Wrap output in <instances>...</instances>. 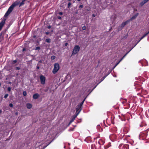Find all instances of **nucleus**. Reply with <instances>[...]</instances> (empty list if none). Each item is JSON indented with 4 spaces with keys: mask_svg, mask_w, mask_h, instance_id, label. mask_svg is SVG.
<instances>
[{
    "mask_svg": "<svg viewBox=\"0 0 149 149\" xmlns=\"http://www.w3.org/2000/svg\"><path fill=\"white\" fill-rule=\"evenodd\" d=\"M149 130V129H147L145 131H143L141 132L139 134V138L140 139L144 140L146 139L148 135V133Z\"/></svg>",
    "mask_w": 149,
    "mask_h": 149,
    "instance_id": "1",
    "label": "nucleus"
},
{
    "mask_svg": "<svg viewBox=\"0 0 149 149\" xmlns=\"http://www.w3.org/2000/svg\"><path fill=\"white\" fill-rule=\"evenodd\" d=\"M60 68L59 64L58 63H56L54 64V68L52 70V72L53 74H55L59 70Z\"/></svg>",
    "mask_w": 149,
    "mask_h": 149,
    "instance_id": "2",
    "label": "nucleus"
},
{
    "mask_svg": "<svg viewBox=\"0 0 149 149\" xmlns=\"http://www.w3.org/2000/svg\"><path fill=\"white\" fill-rule=\"evenodd\" d=\"M14 7L12 4L8 8V10L4 15V17H6L8 16L13 10Z\"/></svg>",
    "mask_w": 149,
    "mask_h": 149,
    "instance_id": "3",
    "label": "nucleus"
},
{
    "mask_svg": "<svg viewBox=\"0 0 149 149\" xmlns=\"http://www.w3.org/2000/svg\"><path fill=\"white\" fill-rule=\"evenodd\" d=\"M80 49L79 45H76L74 48L72 55H74L78 53Z\"/></svg>",
    "mask_w": 149,
    "mask_h": 149,
    "instance_id": "4",
    "label": "nucleus"
},
{
    "mask_svg": "<svg viewBox=\"0 0 149 149\" xmlns=\"http://www.w3.org/2000/svg\"><path fill=\"white\" fill-rule=\"evenodd\" d=\"M118 148L120 149H128L129 145L128 144H120L119 145Z\"/></svg>",
    "mask_w": 149,
    "mask_h": 149,
    "instance_id": "5",
    "label": "nucleus"
},
{
    "mask_svg": "<svg viewBox=\"0 0 149 149\" xmlns=\"http://www.w3.org/2000/svg\"><path fill=\"white\" fill-rule=\"evenodd\" d=\"M129 22H130L128 20L126 21L125 22H123L121 24L120 26L118 27L119 30H120L122 29L124 27V26Z\"/></svg>",
    "mask_w": 149,
    "mask_h": 149,
    "instance_id": "6",
    "label": "nucleus"
},
{
    "mask_svg": "<svg viewBox=\"0 0 149 149\" xmlns=\"http://www.w3.org/2000/svg\"><path fill=\"white\" fill-rule=\"evenodd\" d=\"M40 78L41 84L42 85L44 84L45 82V77L43 75H41L40 76Z\"/></svg>",
    "mask_w": 149,
    "mask_h": 149,
    "instance_id": "7",
    "label": "nucleus"
},
{
    "mask_svg": "<svg viewBox=\"0 0 149 149\" xmlns=\"http://www.w3.org/2000/svg\"><path fill=\"white\" fill-rule=\"evenodd\" d=\"M82 109V107L80 105H77L76 106V113L77 116Z\"/></svg>",
    "mask_w": 149,
    "mask_h": 149,
    "instance_id": "8",
    "label": "nucleus"
},
{
    "mask_svg": "<svg viewBox=\"0 0 149 149\" xmlns=\"http://www.w3.org/2000/svg\"><path fill=\"white\" fill-rule=\"evenodd\" d=\"M130 130V129L129 128V126L128 125H127L125 126L123 128V131L124 132V133L126 134Z\"/></svg>",
    "mask_w": 149,
    "mask_h": 149,
    "instance_id": "9",
    "label": "nucleus"
},
{
    "mask_svg": "<svg viewBox=\"0 0 149 149\" xmlns=\"http://www.w3.org/2000/svg\"><path fill=\"white\" fill-rule=\"evenodd\" d=\"M139 13H137L135 14L130 19H128V21L130 22L132 20L135 19L136 17L138 16Z\"/></svg>",
    "mask_w": 149,
    "mask_h": 149,
    "instance_id": "10",
    "label": "nucleus"
},
{
    "mask_svg": "<svg viewBox=\"0 0 149 149\" xmlns=\"http://www.w3.org/2000/svg\"><path fill=\"white\" fill-rule=\"evenodd\" d=\"M5 19H3L1 22H0V29H1L3 26L4 25L6 21Z\"/></svg>",
    "mask_w": 149,
    "mask_h": 149,
    "instance_id": "11",
    "label": "nucleus"
},
{
    "mask_svg": "<svg viewBox=\"0 0 149 149\" xmlns=\"http://www.w3.org/2000/svg\"><path fill=\"white\" fill-rule=\"evenodd\" d=\"M149 33V31H148L147 33H145L141 37V38L138 40L137 42V44L139 42H140V41L144 38L145 36H147Z\"/></svg>",
    "mask_w": 149,
    "mask_h": 149,
    "instance_id": "12",
    "label": "nucleus"
},
{
    "mask_svg": "<svg viewBox=\"0 0 149 149\" xmlns=\"http://www.w3.org/2000/svg\"><path fill=\"white\" fill-rule=\"evenodd\" d=\"M39 95L37 93H36L34 94L33 96V98L34 99H37L39 97Z\"/></svg>",
    "mask_w": 149,
    "mask_h": 149,
    "instance_id": "13",
    "label": "nucleus"
},
{
    "mask_svg": "<svg viewBox=\"0 0 149 149\" xmlns=\"http://www.w3.org/2000/svg\"><path fill=\"white\" fill-rule=\"evenodd\" d=\"M104 141L101 139H100L98 141V143L100 144V145L101 146V145H103L104 143Z\"/></svg>",
    "mask_w": 149,
    "mask_h": 149,
    "instance_id": "14",
    "label": "nucleus"
},
{
    "mask_svg": "<svg viewBox=\"0 0 149 149\" xmlns=\"http://www.w3.org/2000/svg\"><path fill=\"white\" fill-rule=\"evenodd\" d=\"M95 143L96 146V149H100L101 146L100 144L97 142H95Z\"/></svg>",
    "mask_w": 149,
    "mask_h": 149,
    "instance_id": "15",
    "label": "nucleus"
},
{
    "mask_svg": "<svg viewBox=\"0 0 149 149\" xmlns=\"http://www.w3.org/2000/svg\"><path fill=\"white\" fill-rule=\"evenodd\" d=\"M32 105L30 103H27L26 104V107L28 109H30L32 108Z\"/></svg>",
    "mask_w": 149,
    "mask_h": 149,
    "instance_id": "16",
    "label": "nucleus"
},
{
    "mask_svg": "<svg viewBox=\"0 0 149 149\" xmlns=\"http://www.w3.org/2000/svg\"><path fill=\"white\" fill-rule=\"evenodd\" d=\"M19 4V2L17 1H15L13 3L12 5L14 6L15 7V6L18 5Z\"/></svg>",
    "mask_w": 149,
    "mask_h": 149,
    "instance_id": "17",
    "label": "nucleus"
},
{
    "mask_svg": "<svg viewBox=\"0 0 149 149\" xmlns=\"http://www.w3.org/2000/svg\"><path fill=\"white\" fill-rule=\"evenodd\" d=\"M24 1L25 0H22V1L20 3L19 7H21L24 4Z\"/></svg>",
    "mask_w": 149,
    "mask_h": 149,
    "instance_id": "18",
    "label": "nucleus"
},
{
    "mask_svg": "<svg viewBox=\"0 0 149 149\" xmlns=\"http://www.w3.org/2000/svg\"><path fill=\"white\" fill-rule=\"evenodd\" d=\"M77 114H76V115L75 116H74L70 120V121H71V122H73L75 120V118L77 117Z\"/></svg>",
    "mask_w": 149,
    "mask_h": 149,
    "instance_id": "19",
    "label": "nucleus"
},
{
    "mask_svg": "<svg viewBox=\"0 0 149 149\" xmlns=\"http://www.w3.org/2000/svg\"><path fill=\"white\" fill-rule=\"evenodd\" d=\"M125 57H124V56H123L121 58V59L120 60V61L114 67H115Z\"/></svg>",
    "mask_w": 149,
    "mask_h": 149,
    "instance_id": "20",
    "label": "nucleus"
},
{
    "mask_svg": "<svg viewBox=\"0 0 149 149\" xmlns=\"http://www.w3.org/2000/svg\"><path fill=\"white\" fill-rule=\"evenodd\" d=\"M45 41L47 43H50L51 40L49 38H47L46 39Z\"/></svg>",
    "mask_w": 149,
    "mask_h": 149,
    "instance_id": "21",
    "label": "nucleus"
},
{
    "mask_svg": "<svg viewBox=\"0 0 149 149\" xmlns=\"http://www.w3.org/2000/svg\"><path fill=\"white\" fill-rule=\"evenodd\" d=\"M84 101H85V99L81 102V103H80V104H79V105L82 107V106L84 104Z\"/></svg>",
    "mask_w": 149,
    "mask_h": 149,
    "instance_id": "22",
    "label": "nucleus"
},
{
    "mask_svg": "<svg viewBox=\"0 0 149 149\" xmlns=\"http://www.w3.org/2000/svg\"><path fill=\"white\" fill-rule=\"evenodd\" d=\"M56 57L54 56H51V58L52 60H54L55 59Z\"/></svg>",
    "mask_w": 149,
    "mask_h": 149,
    "instance_id": "23",
    "label": "nucleus"
},
{
    "mask_svg": "<svg viewBox=\"0 0 149 149\" xmlns=\"http://www.w3.org/2000/svg\"><path fill=\"white\" fill-rule=\"evenodd\" d=\"M23 95L24 96H25L26 95L27 93L26 91H24L23 92Z\"/></svg>",
    "mask_w": 149,
    "mask_h": 149,
    "instance_id": "24",
    "label": "nucleus"
},
{
    "mask_svg": "<svg viewBox=\"0 0 149 149\" xmlns=\"http://www.w3.org/2000/svg\"><path fill=\"white\" fill-rule=\"evenodd\" d=\"M71 5V2H69L68 3V8H70V6Z\"/></svg>",
    "mask_w": 149,
    "mask_h": 149,
    "instance_id": "25",
    "label": "nucleus"
},
{
    "mask_svg": "<svg viewBox=\"0 0 149 149\" xmlns=\"http://www.w3.org/2000/svg\"><path fill=\"white\" fill-rule=\"evenodd\" d=\"M145 3H144L143 1H142L140 3V5L141 6H143V5H144Z\"/></svg>",
    "mask_w": 149,
    "mask_h": 149,
    "instance_id": "26",
    "label": "nucleus"
},
{
    "mask_svg": "<svg viewBox=\"0 0 149 149\" xmlns=\"http://www.w3.org/2000/svg\"><path fill=\"white\" fill-rule=\"evenodd\" d=\"M40 47H39V46L36 47V49H35L36 50H40Z\"/></svg>",
    "mask_w": 149,
    "mask_h": 149,
    "instance_id": "27",
    "label": "nucleus"
},
{
    "mask_svg": "<svg viewBox=\"0 0 149 149\" xmlns=\"http://www.w3.org/2000/svg\"><path fill=\"white\" fill-rule=\"evenodd\" d=\"M8 92H10V91H11V87H8Z\"/></svg>",
    "mask_w": 149,
    "mask_h": 149,
    "instance_id": "28",
    "label": "nucleus"
},
{
    "mask_svg": "<svg viewBox=\"0 0 149 149\" xmlns=\"http://www.w3.org/2000/svg\"><path fill=\"white\" fill-rule=\"evenodd\" d=\"M8 94H5L4 96V98H5L6 99V98L8 97Z\"/></svg>",
    "mask_w": 149,
    "mask_h": 149,
    "instance_id": "29",
    "label": "nucleus"
},
{
    "mask_svg": "<svg viewBox=\"0 0 149 149\" xmlns=\"http://www.w3.org/2000/svg\"><path fill=\"white\" fill-rule=\"evenodd\" d=\"M84 7V6L83 5H81L79 6V8H82Z\"/></svg>",
    "mask_w": 149,
    "mask_h": 149,
    "instance_id": "30",
    "label": "nucleus"
},
{
    "mask_svg": "<svg viewBox=\"0 0 149 149\" xmlns=\"http://www.w3.org/2000/svg\"><path fill=\"white\" fill-rule=\"evenodd\" d=\"M9 106L10 107H13V105L12 104V103H10L9 104Z\"/></svg>",
    "mask_w": 149,
    "mask_h": 149,
    "instance_id": "31",
    "label": "nucleus"
},
{
    "mask_svg": "<svg viewBox=\"0 0 149 149\" xmlns=\"http://www.w3.org/2000/svg\"><path fill=\"white\" fill-rule=\"evenodd\" d=\"M82 30H85L86 29V26H83V27H82Z\"/></svg>",
    "mask_w": 149,
    "mask_h": 149,
    "instance_id": "32",
    "label": "nucleus"
},
{
    "mask_svg": "<svg viewBox=\"0 0 149 149\" xmlns=\"http://www.w3.org/2000/svg\"><path fill=\"white\" fill-rule=\"evenodd\" d=\"M15 69L16 70H19L20 69V68L19 67H16Z\"/></svg>",
    "mask_w": 149,
    "mask_h": 149,
    "instance_id": "33",
    "label": "nucleus"
},
{
    "mask_svg": "<svg viewBox=\"0 0 149 149\" xmlns=\"http://www.w3.org/2000/svg\"><path fill=\"white\" fill-rule=\"evenodd\" d=\"M17 60H15L13 61V63L15 64L17 62Z\"/></svg>",
    "mask_w": 149,
    "mask_h": 149,
    "instance_id": "34",
    "label": "nucleus"
},
{
    "mask_svg": "<svg viewBox=\"0 0 149 149\" xmlns=\"http://www.w3.org/2000/svg\"><path fill=\"white\" fill-rule=\"evenodd\" d=\"M91 139V137H88L86 139H85V140H90Z\"/></svg>",
    "mask_w": 149,
    "mask_h": 149,
    "instance_id": "35",
    "label": "nucleus"
},
{
    "mask_svg": "<svg viewBox=\"0 0 149 149\" xmlns=\"http://www.w3.org/2000/svg\"><path fill=\"white\" fill-rule=\"evenodd\" d=\"M58 14L60 15H62L63 14V13L62 12H60L58 13Z\"/></svg>",
    "mask_w": 149,
    "mask_h": 149,
    "instance_id": "36",
    "label": "nucleus"
},
{
    "mask_svg": "<svg viewBox=\"0 0 149 149\" xmlns=\"http://www.w3.org/2000/svg\"><path fill=\"white\" fill-rule=\"evenodd\" d=\"M51 26L49 25L48 26H47V28L48 29H49L51 28Z\"/></svg>",
    "mask_w": 149,
    "mask_h": 149,
    "instance_id": "37",
    "label": "nucleus"
},
{
    "mask_svg": "<svg viewBox=\"0 0 149 149\" xmlns=\"http://www.w3.org/2000/svg\"><path fill=\"white\" fill-rule=\"evenodd\" d=\"M57 18L58 19H61V17L60 16H58Z\"/></svg>",
    "mask_w": 149,
    "mask_h": 149,
    "instance_id": "38",
    "label": "nucleus"
},
{
    "mask_svg": "<svg viewBox=\"0 0 149 149\" xmlns=\"http://www.w3.org/2000/svg\"><path fill=\"white\" fill-rule=\"evenodd\" d=\"M45 33L46 34V35H48L49 34V32H46Z\"/></svg>",
    "mask_w": 149,
    "mask_h": 149,
    "instance_id": "39",
    "label": "nucleus"
},
{
    "mask_svg": "<svg viewBox=\"0 0 149 149\" xmlns=\"http://www.w3.org/2000/svg\"><path fill=\"white\" fill-rule=\"evenodd\" d=\"M92 16L93 17H95V15L94 14H92Z\"/></svg>",
    "mask_w": 149,
    "mask_h": 149,
    "instance_id": "40",
    "label": "nucleus"
},
{
    "mask_svg": "<svg viewBox=\"0 0 149 149\" xmlns=\"http://www.w3.org/2000/svg\"><path fill=\"white\" fill-rule=\"evenodd\" d=\"M143 1L144 2V3H145L147 2V1L146 0H144Z\"/></svg>",
    "mask_w": 149,
    "mask_h": 149,
    "instance_id": "41",
    "label": "nucleus"
},
{
    "mask_svg": "<svg viewBox=\"0 0 149 149\" xmlns=\"http://www.w3.org/2000/svg\"><path fill=\"white\" fill-rule=\"evenodd\" d=\"M129 52H128L124 56V57H125L126 55Z\"/></svg>",
    "mask_w": 149,
    "mask_h": 149,
    "instance_id": "42",
    "label": "nucleus"
},
{
    "mask_svg": "<svg viewBox=\"0 0 149 149\" xmlns=\"http://www.w3.org/2000/svg\"><path fill=\"white\" fill-rule=\"evenodd\" d=\"M25 50H26L24 48L22 49V51L24 52V51H25Z\"/></svg>",
    "mask_w": 149,
    "mask_h": 149,
    "instance_id": "43",
    "label": "nucleus"
},
{
    "mask_svg": "<svg viewBox=\"0 0 149 149\" xmlns=\"http://www.w3.org/2000/svg\"><path fill=\"white\" fill-rule=\"evenodd\" d=\"M68 45V43H65V46H67Z\"/></svg>",
    "mask_w": 149,
    "mask_h": 149,
    "instance_id": "44",
    "label": "nucleus"
},
{
    "mask_svg": "<svg viewBox=\"0 0 149 149\" xmlns=\"http://www.w3.org/2000/svg\"><path fill=\"white\" fill-rule=\"evenodd\" d=\"M74 128H72L71 129H70V130H71V131H73L74 130Z\"/></svg>",
    "mask_w": 149,
    "mask_h": 149,
    "instance_id": "45",
    "label": "nucleus"
},
{
    "mask_svg": "<svg viewBox=\"0 0 149 149\" xmlns=\"http://www.w3.org/2000/svg\"><path fill=\"white\" fill-rule=\"evenodd\" d=\"M72 123V122H71V121H70V122H69V123L68 125H70L71 123Z\"/></svg>",
    "mask_w": 149,
    "mask_h": 149,
    "instance_id": "46",
    "label": "nucleus"
},
{
    "mask_svg": "<svg viewBox=\"0 0 149 149\" xmlns=\"http://www.w3.org/2000/svg\"><path fill=\"white\" fill-rule=\"evenodd\" d=\"M52 141H51L47 145V146H48V145H49L51 143Z\"/></svg>",
    "mask_w": 149,
    "mask_h": 149,
    "instance_id": "47",
    "label": "nucleus"
},
{
    "mask_svg": "<svg viewBox=\"0 0 149 149\" xmlns=\"http://www.w3.org/2000/svg\"><path fill=\"white\" fill-rule=\"evenodd\" d=\"M2 112V111L0 109V113H1Z\"/></svg>",
    "mask_w": 149,
    "mask_h": 149,
    "instance_id": "48",
    "label": "nucleus"
},
{
    "mask_svg": "<svg viewBox=\"0 0 149 149\" xmlns=\"http://www.w3.org/2000/svg\"><path fill=\"white\" fill-rule=\"evenodd\" d=\"M78 13V12L77 11H76V12H75V14H77Z\"/></svg>",
    "mask_w": 149,
    "mask_h": 149,
    "instance_id": "49",
    "label": "nucleus"
},
{
    "mask_svg": "<svg viewBox=\"0 0 149 149\" xmlns=\"http://www.w3.org/2000/svg\"><path fill=\"white\" fill-rule=\"evenodd\" d=\"M36 36H33V38H36Z\"/></svg>",
    "mask_w": 149,
    "mask_h": 149,
    "instance_id": "50",
    "label": "nucleus"
},
{
    "mask_svg": "<svg viewBox=\"0 0 149 149\" xmlns=\"http://www.w3.org/2000/svg\"><path fill=\"white\" fill-rule=\"evenodd\" d=\"M127 137H130V136L129 135H127V136H126Z\"/></svg>",
    "mask_w": 149,
    "mask_h": 149,
    "instance_id": "51",
    "label": "nucleus"
},
{
    "mask_svg": "<svg viewBox=\"0 0 149 149\" xmlns=\"http://www.w3.org/2000/svg\"><path fill=\"white\" fill-rule=\"evenodd\" d=\"M18 113H17V112L16 113H15L16 115H17Z\"/></svg>",
    "mask_w": 149,
    "mask_h": 149,
    "instance_id": "52",
    "label": "nucleus"
},
{
    "mask_svg": "<svg viewBox=\"0 0 149 149\" xmlns=\"http://www.w3.org/2000/svg\"><path fill=\"white\" fill-rule=\"evenodd\" d=\"M81 0H77V1L79 2Z\"/></svg>",
    "mask_w": 149,
    "mask_h": 149,
    "instance_id": "53",
    "label": "nucleus"
},
{
    "mask_svg": "<svg viewBox=\"0 0 149 149\" xmlns=\"http://www.w3.org/2000/svg\"><path fill=\"white\" fill-rule=\"evenodd\" d=\"M125 102H127V99H125Z\"/></svg>",
    "mask_w": 149,
    "mask_h": 149,
    "instance_id": "54",
    "label": "nucleus"
},
{
    "mask_svg": "<svg viewBox=\"0 0 149 149\" xmlns=\"http://www.w3.org/2000/svg\"><path fill=\"white\" fill-rule=\"evenodd\" d=\"M37 68H38V69H39V67L38 66L37 67Z\"/></svg>",
    "mask_w": 149,
    "mask_h": 149,
    "instance_id": "55",
    "label": "nucleus"
},
{
    "mask_svg": "<svg viewBox=\"0 0 149 149\" xmlns=\"http://www.w3.org/2000/svg\"><path fill=\"white\" fill-rule=\"evenodd\" d=\"M146 0L147 1V2L149 1V0Z\"/></svg>",
    "mask_w": 149,
    "mask_h": 149,
    "instance_id": "56",
    "label": "nucleus"
},
{
    "mask_svg": "<svg viewBox=\"0 0 149 149\" xmlns=\"http://www.w3.org/2000/svg\"><path fill=\"white\" fill-rule=\"evenodd\" d=\"M146 0L147 1V2L149 1V0Z\"/></svg>",
    "mask_w": 149,
    "mask_h": 149,
    "instance_id": "57",
    "label": "nucleus"
},
{
    "mask_svg": "<svg viewBox=\"0 0 149 149\" xmlns=\"http://www.w3.org/2000/svg\"><path fill=\"white\" fill-rule=\"evenodd\" d=\"M45 91V92H47V90H46Z\"/></svg>",
    "mask_w": 149,
    "mask_h": 149,
    "instance_id": "58",
    "label": "nucleus"
},
{
    "mask_svg": "<svg viewBox=\"0 0 149 149\" xmlns=\"http://www.w3.org/2000/svg\"><path fill=\"white\" fill-rule=\"evenodd\" d=\"M97 127L98 128L99 127V126H97Z\"/></svg>",
    "mask_w": 149,
    "mask_h": 149,
    "instance_id": "59",
    "label": "nucleus"
},
{
    "mask_svg": "<svg viewBox=\"0 0 149 149\" xmlns=\"http://www.w3.org/2000/svg\"><path fill=\"white\" fill-rule=\"evenodd\" d=\"M1 83H0V86H1Z\"/></svg>",
    "mask_w": 149,
    "mask_h": 149,
    "instance_id": "60",
    "label": "nucleus"
},
{
    "mask_svg": "<svg viewBox=\"0 0 149 149\" xmlns=\"http://www.w3.org/2000/svg\"><path fill=\"white\" fill-rule=\"evenodd\" d=\"M89 141L90 142H91V141Z\"/></svg>",
    "mask_w": 149,
    "mask_h": 149,
    "instance_id": "61",
    "label": "nucleus"
},
{
    "mask_svg": "<svg viewBox=\"0 0 149 149\" xmlns=\"http://www.w3.org/2000/svg\"><path fill=\"white\" fill-rule=\"evenodd\" d=\"M51 32H53V30H52L51 31Z\"/></svg>",
    "mask_w": 149,
    "mask_h": 149,
    "instance_id": "62",
    "label": "nucleus"
},
{
    "mask_svg": "<svg viewBox=\"0 0 149 149\" xmlns=\"http://www.w3.org/2000/svg\"><path fill=\"white\" fill-rule=\"evenodd\" d=\"M68 0L70 1H71V0Z\"/></svg>",
    "mask_w": 149,
    "mask_h": 149,
    "instance_id": "63",
    "label": "nucleus"
}]
</instances>
